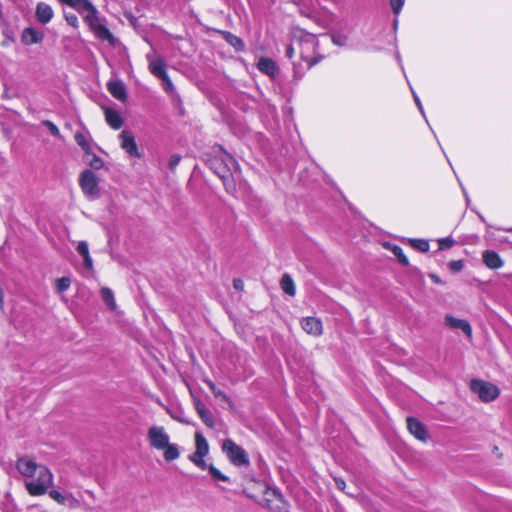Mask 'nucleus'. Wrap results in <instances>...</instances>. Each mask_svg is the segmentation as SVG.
I'll list each match as a JSON object with an SVG mask.
<instances>
[{
	"label": "nucleus",
	"mask_w": 512,
	"mask_h": 512,
	"mask_svg": "<svg viewBox=\"0 0 512 512\" xmlns=\"http://www.w3.org/2000/svg\"><path fill=\"white\" fill-rule=\"evenodd\" d=\"M43 125L46 126L49 132L56 137H61L59 128L51 121L45 120L43 121Z\"/></svg>",
	"instance_id": "38"
},
{
	"label": "nucleus",
	"mask_w": 512,
	"mask_h": 512,
	"mask_svg": "<svg viewBox=\"0 0 512 512\" xmlns=\"http://www.w3.org/2000/svg\"><path fill=\"white\" fill-rule=\"evenodd\" d=\"M409 432L419 441L426 442L429 438L425 425L414 417L407 418Z\"/></svg>",
	"instance_id": "10"
},
{
	"label": "nucleus",
	"mask_w": 512,
	"mask_h": 512,
	"mask_svg": "<svg viewBox=\"0 0 512 512\" xmlns=\"http://www.w3.org/2000/svg\"><path fill=\"white\" fill-rule=\"evenodd\" d=\"M76 250L82 257L89 255L88 243L86 241H80Z\"/></svg>",
	"instance_id": "42"
},
{
	"label": "nucleus",
	"mask_w": 512,
	"mask_h": 512,
	"mask_svg": "<svg viewBox=\"0 0 512 512\" xmlns=\"http://www.w3.org/2000/svg\"><path fill=\"white\" fill-rule=\"evenodd\" d=\"M410 244L413 248L421 251V252H427L429 250V242L424 239H410Z\"/></svg>",
	"instance_id": "32"
},
{
	"label": "nucleus",
	"mask_w": 512,
	"mask_h": 512,
	"mask_svg": "<svg viewBox=\"0 0 512 512\" xmlns=\"http://www.w3.org/2000/svg\"><path fill=\"white\" fill-rule=\"evenodd\" d=\"M483 263L490 269H499L503 267L504 261L500 255L492 250H486L482 254Z\"/></svg>",
	"instance_id": "19"
},
{
	"label": "nucleus",
	"mask_w": 512,
	"mask_h": 512,
	"mask_svg": "<svg viewBox=\"0 0 512 512\" xmlns=\"http://www.w3.org/2000/svg\"><path fill=\"white\" fill-rule=\"evenodd\" d=\"M65 20L69 25H71L74 28L78 27V18L73 13H65Z\"/></svg>",
	"instance_id": "44"
},
{
	"label": "nucleus",
	"mask_w": 512,
	"mask_h": 512,
	"mask_svg": "<svg viewBox=\"0 0 512 512\" xmlns=\"http://www.w3.org/2000/svg\"><path fill=\"white\" fill-rule=\"evenodd\" d=\"M209 452V445L206 438L200 432L195 434V452L190 456H206Z\"/></svg>",
	"instance_id": "21"
},
{
	"label": "nucleus",
	"mask_w": 512,
	"mask_h": 512,
	"mask_svg": "<svg viewBox=\"0 0 512 512\" xmlns=\"http://www.w3.org/2000/svg\"><path fill=\"white\" fill-rule=\"evenodd\" d=\"M445 324L451 329L461 330L468 338H472V327L468 321L446 315Z\"/></svg>",
	"instance_id": "13"
},
{
	"label": "nucleus",
	"mask_w": 512,
	"mask_h": 512,
	"mask_svg": "<svg viewBox=\"0 0 512 512\" xmlns=\"http://www.w3.org/2000/svg\"><path fill=\"white\" fill-rule=\"evenodd\" d=\"M470 388L484 402H491L500 394V390L496 385L483 380H472Z\"/></svg>",
	"instance_id": "5"
},
{
	"label": "nucleus",
	"mask_w": 512,
	"mask_h": 512,
	"mask_svg": "<svg viewBox=\"0 0 512 512\" xmlns=\"http://www.w3.org/2000/svg\"><path fill=\"white\" fill-rule=\"evenodd\" d=\"M336 485L339 489L344 490L346 484L345 481L342 479H335Z\"/></svg>",
	"instance_id": "51"
},
{
	"label": "nucleus",
	"mask_w": 512,
	"mask_h": 512,
	"mask_svg": "<svg viewBox=\"0 0 512 512\" xmlns=\"http://www.w3.org/2000/svg\"><path fill=\"white\" fill-rule=\"evenodd\" d=\"M208 469H209L210 474H211L215 479L220 480V481H224V482L229 481V478H228L226 475H224V474H223L219 469H217L215 466L210 465V466L208 467Z\"/></svg>",
	"instance_id": "35"
},
{
	"label": "nucleus",
	"mask_w": 512,
	"mask_h": 512,
	"mask_svg": "<svg viewBox=\"0 0 512 512\" xmlns=\"http://www.w3.org/2000/svg\"><path fill=\"white\" fill-rule=\"evenodd\" d=\"M294 51H295V48H294L293 45L288 46L287 49H286V56L289 59H291L293 57V55H294Z\"/></svg>",
	"instance_id": "50"
},
{
	"label": "nucleus",
	"mask_w": 512,
	"mask_h": 512,
	"mask_svg": "<svg viewBox=\"0 0 512 512\" xmlns=\"http://www.w3.org/2000/svg\"><path fill=\"white\" fill-rule=\"evenodd\" d=\"M121 141V148L125 150V152L135 158H140L141 154L138 150V146L136 144L135 138L132 132L128 130H123L119 135Z\"/></svg>",
	"instance_id": "9"
},
{
	"label": "nucleus",
	"mask_w": 512,
	"mask_h": 512,
	"mask_svg": "<svg viewBox=\"0 0 512 512\" xmlns=\"http://www.w3.org/2000/svg\"><path fill=\"white\" fill-rule=\"evenodd\" d=\"M294 42L297 44L300 56L307 63L308 68L321 60V56H314L318 45L315 35L299 31V35H294Z\"/></svg>",
	"instance_id": "2"
},
{
	"label": "nucleus",
	"mask_w": 512,
	"mask_h": 512,
	"mask_svg": "<svg viewBox=\"0 0 512 512\" xmlns=\"http://www.w3.org/2000/svg\"><path fill=\"white\" fill-rule=\"evenodd\" d=\"M86 161L87 164L95 170H99L104 166V161L91 151L90 156L86 155Z\"/></svg>",
	"instance_id": "28"
},
{
	"label": "nucleus",
	"mask_w": 512,
	"mask_h": 512,
	"mask_svg": "<svg viewBox=\"0 0 512 512\" xmlns=\"http://www.w3.org/2000/svg\"><path fill=\"white\" fill-rule=\"evenodd\" d=\"M391 251L397 257V259L399 260L400 263H402L405 266H407L409 264L408 258L404 254L401 247H399L397 245H393L391 247Z\"/></svg>",
	"instance_id": "33"
},
{
	"label": "nucleus",
	"mask_w": 512,
	"mask_h": 512,
	"mask_svg": "<svg viewBox=\"0 0 512 512\" xmlns=\"http://www.w3.org/2000/svg\"><path fill=\"white\" fill-rule=\"evenodd\" d=\"M281 289L289 296H294L296 293L295 283L289 274H284L280 281Z\"/></svg>",
	"instance_id": "24"
},
{
	"label": "nucleus",
	"mask_w": 512,
	"mask_h": 512,
	"mask_svg": "<svg viewBox=\"0 0 512 512\" xmlns=\"http://www.w3.org/2000/svg\"><path fill=\"white\" fill-rule=\"evenodd\" d=\"M105 119L108 125L115 130L120 129L123 125V119L116 110L105 109Z\"/></svg>",
	"instance_id": "22"
},
{
	"label": "nucleus",
	"mask_w": 512,
	"mask_h": 512,
	"mask_svg": "<svg viewBox=\"0 0 512 512\" xmlns=\"http://www.w3.org/2000/svg\"><path fill=\"white\" fill-rule=\"evenodd\" d=\"M101 297L105 304L111 309L114 310L116 308V302L114 298L113 291L108 287H103L100 291Z\"/></svg>",
	"instance_id": "26"
},
{
	"label": "nucleus",
	"mask_w": 512,
	"mask_h": 512,
	"mask_svg": "<svg viewBox=\"0 0 512 512\" xmlns=\"http://www.w3.org/2000/svg\"><path fill=\"white\" fill-rule=\"evenodd\" d=\"M418 109H419L420 113L422 114V116L425 117L423 105H421V108H418Z\"/></svg>",
	"instance_id": "53"
},
{
	"label": "nucleus",
	"mask_w": 512,
	"mask_h": 512,
	"mask_svg": "<svg viewBox=\"0 0 512 512\" xmlns=\"http://www.w3.org/2000/svg\"><path fill=\"white\" fill-rule=\"evenodd\" d=\"M83 261H84V266H85L87 269L91 270V269L93 268V261H92V258H91V256H90V254H89V255H87V256H84V257H83Z\"/></svg>",
	"instance_id": "48"
},
{
	"label": "nucleus",
	"mask_w": 512,
	"mask_h": 512,
	"mask_svg": "<svg viewBox=\"0 0 512 512\" xmlns=\"http://www.w3.org/2000/svg\"><path fill=\"white\" fill-rule=\"evenodd\" d=\"M509 231H512V228Z\"/></svg>",
	"instance_id": "54"
},
{
	"label": "nucleus",
	"mask_w": 512,
	"mask_h": 512,
	"mask_svg": "<svg viewBox=\"0 0 512 512\" xmlns=\"http://www.w3.org/2000/svg\"><path fill=\"white\" fill-rule=\"evenodd\" d=\"M302 329L309 335L319 337L323 334V325L316 317H305L301 320Z\"/></svg>",
	"instance_id": "11"
},
{
	"label": "nucleus",
	"mask_w": 512,
	"mask_h": 512,
	"mask_svg": "<svg viewBox=\"0 0 512 512\" xmlns=\"http://www.w3.org/2000/svg\"><path fill=\"white\" fill-rule=\"evenodd\" d=\"M226 41L233 46L237 51H242L245 47L244 42L238 36L233 35L232 33H225Z\"/></svg>",
	"instance_id": "27"
},
{
	"label": "nucleus",
	"mask_w": 512,
	"mask_h": 512,
	"mask_svg": "<svg viewBox=\"0 0 512 512\" xmlns=\"http://www.w3.org/2000/svg\"><path fill=\"white\" fill-rule=\"evenodd\" d=\"M331 39H332V42L338 46H345L348 41V37L346 35L340 34V33L332 34Z\"/></svg>",
	"instance_id": "36"
},
{
	"label": "nucleus",
	"mask_w": 512,
	"mask_h": 512,
	"mask_svg": "<svg viewBox=\"0 0 512 512\" xmlns=\"http://www.w3.org/2000/svg\"><path fill=\"white\" fill-rule=\"evenodd\" d=\"M191 395H192L193 404H194V407H195L197 413H199L202 410H205L206 406L203 404V402L199 398L194 396L193 394H191Z\"/></svg>",
	"instance_id": "46"
},
{
	"label": "nucleus",
	"mask_w": 512,
	"mask_h": 512,
	"mask_svg": "<svg viewBox=\"0 0 512 512\" xmlns=\"http://www.w3.org/2000/svg\"><path fill=\"white\" fill-rule=\"evenodd\" d=\"M201 420L205 423L209 428H213L215 426L214 418L211 412L206 408L198 413Z\"/></svg>",
	"instance_id": "31"
},
{
	"label": "nucleus",
	"mask_w": 512,
	"mask_h": 512,
	"mask_svg": "<svg viewBox=\"0 0 512 512\" xmlns=\"http://www.w3.org/2000/svg\"><path fill=\"white\" fill-rule=\"evenodd\" d=\"M257 68L260 72L270 76L271 78H275L279 73L276 63L272 59L266 57L259 59Z\"/></svg>",
	"instance_id": "18"
},
{
	"label": "nucleus",
	"mask_w": 512,
	"mask_h": 512,
	"mask_svg": "<svg viewBox=\"0 0 512 512\" xmlns=\"http://www.w3.org/2000/svg\"><path fill=\"white\" fill-rule=\"evenodd\" d=\"M204 381L208 385V387L210 388L211 392L213 393V395L216 398H221L224 401H228L229 400L228 396L222 390L218 389L214 382H212L211 380H208V379H206Z\"/></svg>",
	"instance_id": "30"
},
{
	"label": "nucleus",
	"mask_w": 512,
	"mask_h": 512,
	"mask_svg": "<svg viewBox=\"0 0 512 512\" xmlns=\"http://www.w3.org/2000/svg\"><path fill=\"white\" fill-rule=\"evenodd\" d=\"M49 496L60 505H66L69 508H77L79 500L76 499L71 493L62 494L57 490H48Z\"/></svg>",
	"instance_id": "12"
},
{
	"label": "nucleus",
	"mask_w": 512,
	"mask_h": 512,
	"mask_svg": "<svg viewBox=\"0 0 512 512\" xmlns=\"http://www.w3.org/2000/svg\"><path fill=\"white\" fill-rule=\"evenodd\" d=\"M233 287L237 291H242L244 289V282L241 279H234Z\"/></svg>",
	"instance_id": "47"
},
{
	"label": "nucleus",
	"mask_w": 512,
	"mask_h": 512,
	"mask_svg": "<svg viewBox=\"0 0 512 512\" xmlns=\"http://www.w3.org/2000/svg\"><path fill=\"white\" fill-rule=\"evenodd\" d=\"M59 1L76 9L81 14L97 13L96 7L89 0H59Z\"/></svg>",
	"instance_id": "15"
},
{
	"label": "nucleus",
	"mask_w": 512,
	"mask_h": 512,
	"mask_svg": "<svg viewBox=\"0 0 512 512\" xmlns=\"http://www.w3.org/2000/svg\"><path fill=\"white\" fill-rule=\"evenodd\" d=\"M43 39L44 34L33 27L25 28L21 34V42L25 45L39 44Z\"/></svg>",
	"instance_id": "17"
},
{
	"label": "nucleus",
	"mask_w": 512,
	"mask_h": 512,
	"mask_svg": "<svg viewBox=\"0 0 512 512\" xmlns=\"http://www.w3.org/2000/svg\"><path fill=\"white\" fill-rule=\"evenodd\" d=\"M405 0H390V5L395 15H398L404 5Z\"/></svg>",
	"instance_id": "40"
},
{
	"label": "nucleus",
	"mask_w": 512,
	"mask_h": 512,
	"mask_svg": "<svg viewBox=\"0 0 512 512\" xmlns=\"http://www.w3.org/2000/svg\"><path fill=\"white\" fill-rule=\"evenodd\" d=\"M205 456H189V460L193 462L197 467L201 468L202 470H205L208 468L205 460Z\"/></svg>",
	"instance_id": "37"
},
{
	"label": "nucleus",
	"mask_w": 512,
	"mask_h": 512,
	"mask_svg": "<svg viewBox=\"0 0 512 512\" xmlns=\"http://www.w3.org/2000/svg\"><path fill=\"white\" fill-rule=\"evenodd\" d=\"M54 12L50 5L40 2L36 6V18L42 24H47L53 18Z\"/></svg>",
	"instance_id": "20"
},
{
	"label": "nucleus",
	"mask_w": 512,
	"mask_h": 512,
	"mask_svg": "<svg viewBox=\"0 0 512 512\" xmlns=\"http://www.w3.org/2000/svg\"><path fill=\"white\" fill-rule=\"evenodd\" d=\"M181 157L177 154H174L170 157L168 166L171 170H174L178 164L180 163Z\"/></svg>",
	"instance_id": "45"
},
{
	"label": "nucleus",
	"mask_w": 512,
	"mask_h": 512,
	"mask_svg": "<svg viewBox=\"0 0 512 512\" xmlns=\"http://www.w3.org/2000/svg\"><path fill=\"white\" fill-rule=\"evenodd\" d=\"M71 280L68 277H61L55 280V289L58 293H63L70 287Z\"/></svg>",
	"instance_id": "29"
},
{
	"label": "nucleus",
	"mask_w": 512,
	"mask_h": 512,
	"mask_svg": "<svg viewBox=\"0 0 512 512\" xmlns=\"http://www.w3.org/2000/svg\"><path fill=\"white\" fill-rule=\"evenodd\" d=\"M75 142L79 145L86 155L90 156V135L88 132L77 131L74 135Z\"/></svg>",
	"instance_id": "23"
},
{
	"label": "nucleus",
	"mask_w": 512,
	"mask_h": 512,
	"mask_svg": "<svg viewBox=\"0 0 512 512\" xmlns=\"http://www.w3.org/2000/svg\"><path fill=\"white\" fill-rule=\"evenodd\" d=\"M16 468L25 478L24 485L31 496H42L53 486L54 476L50 469L29 457L19 458Z\"/></svg>",
	"instance_id": "1"
},
{
	"label": "nucleus",
	"mask_w": 512,
	"mask_h": 512,
	"mask_svg": "<svg viewBox=\"0 0 512 512\" xmlns=\"http://www.w3.org/2000/svg\"><path fill=\"white\" fill-rule=\"evenodd\" d=\"M209 165L224 183L229 179L231 169H238V164L235 159L227 153H224L221 158L214 157L209 161Z\"/></svg>",
	"instance_id": "3"
},
{
	"label": "nucleus",
	"mask_w": 512,
	"mask_h": 512,
	"mask_svg": "<svg viewBox=\"0 0 512 512\" xmlns=\"http://www.w3.org/2000/svg\"><path fill=\"white\" fill-rule=\"evenodd\" d=\"M431 278L434 280V282L440 283V279L436 275H431Z\"/></svg>",
	"instance_id": "52"
},
{
	"label": "nucleus",
	"mask_w": 512,
	"mask_h": 512,
	"mask_svg": "<svg viewBox=\"0 0 512 512\" xmlns=\"http://www.w3.org/2000/svg\"><path fill=\"white\" fill-rule=\"evenodd\" d=\"M448 266L452 272H460L464 268V261L453 260L449 262Z\"/></svg>",
	"instance_id": "39"
},
{
	"label": "nucleus",
	"mask_w": 512,
	"mask_h": 512,
	"mask_svg": "<svg viewBox=\"0 0 512 512\" xmlns=\"http://www.w3.org/2000/svg\"><path fill=\"white\" fill-rule=\"evenodd\" d=\"M411 91H412L413 99H414V101H415V103H416L417 107H418V108H421L422 103H421L420 98L418 97V95L416 94V92L413 90V88H411Z\"/></svg>",
	"instance_id": "49"
},
{
	"label": "nucleus",
	"mask_w": 512,
	"mask_h": 512,
	"mask_svg": "<svg viewBox=\"0 0 512 512\" xmlns=\"http://www.w3.org/2000/svg\"><path fill=\"white\" fill-rule=\"evenodd\" d=\"M455 241L452 238H441L438 240L439 249H448L454 245Z\"/></svg>",
	"instance_id": "41"
},
{
	"label": "nucleus",
	"mask_w": 512,
	"mask_h": 512,
	"mask_svg": "<svg viewBox=\"0 0 512 512\" xmlns=\"http://www.w3.org/2000/svg\"><path fill=\"white\" fill-rule=\"evenodd\" d=\"M79 185L90 199H96L99 196V179L91 170L86 169L80 174Z\"/></svg>",
	"instance_id": "6"
},
{
	"label": "nucleus",
	"mask_w": 512,
	"mask_h": 512,
	"mask_svg": "<svg viewBox=\"0 0 512 512\" xmlns=\"http://www.w3.org/2000/svg\"><path fill=\"white\" fill-rule=\"evenodd\" d=\"M147 436L151 447L157 450L164 449L170 442V437L162 426H152Z\"/></svg>",
	"instance_id": "8"
},
{
	"label": "nucleus",
	"mask_w": 512,
	"mask_h": 512,
	"mask_svg": "<svg viewBox=\"0 0 512 512\" xmlns=\"http://www.w3.org/2000/svg\"><path fill=\"white\" fill-rule=\"evenodd\" d=\"M147 59L149 61V70L150 72L158 77L159 79L165 77L167 75L166 65L164 60L161 57H156L152 55H147Z\"/></svg>",
	"instance_id": "16"
},
{
	"label": "nucleus",
	"mask_w": 512,
	"mask_h": 512,
	"mask_svg": "<svg viewBox=\"0 0 512 512\" xmlns=\"http://www.w3.org/2000/svg\"><path fill=\"white\" fill-rule=\"evenodd\" d=\"M107 90L117 100L125 102L127 100V90L121 80H110L107 83Z\"/></svg>",
	"instance_id": "14"
},
{
	"label": "nucleus",
	"mask_w": 512,
	"mask_h": 512,
	"mask_svg": "<svg viewBox=\"0 0 512 512\" xmlns=\"http://www.w3.org/2000/svg\"><path fill=\"white\" fill-rule=\"evenodd\" d=\"M84 18L97 38L102 41H107L110 44L114 43V36L109 31V29L100 22L98 12L93 14H85Z\"/></svg>",
	"instance_id": "7"
},
{
	"label": "nucleus",
	"mask_w": 512,
	"mask_h": 512,
	"mask_svg": "<svg viewBox=\"0 0 512 512\" xmlns=\"http://www.w3.org/2000/svg\"><path fill=\"white\" fill-rule=\"evenodd\" d=\"M272 496L275 498V500L278 502V504L275 508L271 507L269 504H267V507L271 510H274L275 512H280V510L282 509V506L284 505L282 495L276 491H272ZM270 501H271L270 499H268V498L266 499L267 503H269Z\"/></svg>",
	"instance_id": "34"
},
{
	"label": "nucleus",
	"mask_w": 512,
	"mask_h": 512,
	"mask_svg": "<svg viewBox=\"0 0 512 512\" xmlns=\"http://www.w3.org/2000/svg\"><path fill=\"white\" fill-rule=\"evenodd\" d=\"M161 80L163 81V87L166 92L171 93L174 91V85L168 74L161 78Z\"/></svg>",
	"instance_id": "43"
},
{
	"label": "nucleus",
	"mask_w": 512,
	"mask_h": 512,
	"mask_svg": "<svg viewBox=\"0 0 512 512\" xmlns=\"http://www.w3.org/2000/svg\"><path fill=\"white\" fill-rule=\"evenodd\" d=\"M222 450L225 452L230 462L235 466H245L250 464L246 451L233 440L226 439L222 444Z\"/></svg>",
	"instance_id": "4"
},
{
	"label": "nucleus",
	"mask_w": 512,
	"mask_h": 512,
	"mask_svg": "<svg viewBox=\"0 0 512 512\" xmlns=\"http://www.w3.org/2000/svg\"><path fill=\"white\" fill-rule=\"evenodd\" d=\"M162 450L164 451V459L168 462L174 461L178 459L180 456L179 448L176 444H172L169 442L168 445L165 446V448Z\"/></svg>",
	"instance_id": "25"
}]
</instances>
